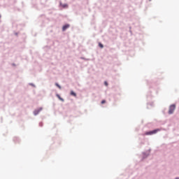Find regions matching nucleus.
Wrapping results in <instances>:
<instances>
[{"instance_id":"f257e3e1","label":"nucleus","mask_w":179,"mask_h":179,"mask_svg":"<svg viewBox=\"0 0 179 179\" xmlns=\"http://www.w3.org/2000/svg\"><path fill=\"white\" fill-rule=\"evenodd\" d=\"M160 131L159 129H155L151 131H148L145 134V135H155V134H157V132Z\"/></svg>"},{"instance_id":"f03ea898","label":"nucleus","mask_w":179,"mask_h":179,"mask_svg":"<svg viewBox=\"0 0 179 179\" xmlns=\"http://www.w3.org/2000/svg\"><path fill=\"white\" fill-rule=\"evenodd\" d=\"M174 110H176V105H171L169 107V114H173L174 113Z\"/></svg>"},{"instance_id":"7ed1b4c3","label":"nucleus","mask_w":179,"mask_h":179,"mask_svg":"<svg viewBox=\"0 0 179 179\" xmlns=\"http://www.w3.org/2000/svg\"><path fill=\"white\" fill-rule=\"evenodd\" d=\"M69 24H66V25L63 26V27H62L63 31H65V30H66V29H69Z\"/></svg>"},{"instance_id":"20e7f679","label":"nucleus","mask_w":179,"mask_h":179,"mask_svg":"<svg viewBox=\"0 0 179 179\" xmlns=\"http://www.w3.org/2000/svg\"><path fill=\"white\" fill-rule=\"evenodd\" d=\"M41 110H43V108H41L40 109L35 110L34 115H37V114H38V113H40V111H41Z\"/></svg>"},{"instance_id":"39448f33","label":"nucleus","mask_w":179,"mask_h":179,"mask_svg":"<svg viewBox=\"0 0 179 179\" xmlns=\"http://www.w3.org/2000/svg\"><path fill=\"white\" fill-rule=\"evenodd\" d=\"M71 95L74 96V97H76V93H75L73 91L71 92Z\"/></svg>"},{"instance_id":"423d86ee","label":"nucleus","mask_w":179,"mask_h":179,"mask_svg":"<svg viewBox=\"0 0 179 179\" xmlns=\"http://www.w3.org/2000/svg\"><path fill=\"white\" fill-rule=\"evenodd\" d=\"M57 96L58 97L59 100H61V101H64V99H62V98L61 97V96H59V94H57Z\"/></svg>"},{"instance_id":"0eeeda50","label":"nucleus","mask_w":179,"mask_h":179,"mask_svg":"<svg viewBox=\"0 0 179 179\" xmlns=\"http://www.w3.org/2000/svg\"><path fill=\"white\" fill-rule=\"evenodd\" d=\"M62 6L63 8H67L68 7V4H63V5H62Z\"/></svg>"},{"instance_id":"6e6552de","label":"nucleus","mask_w":179,"mask_h":179,"mask_svg":"<svg viewBox=\"0 0 179 179\" xmlns=\"http://www.w3.org/2000/svg\"><path fill=\"white\" fill-rule=\"evenodd\" d=\"M99 47H100V48H103L104 46L103 45V44H101V43H99Z\"/></svg>"},{"instance_id":"1a4fd4ad","label":"nucleus","mask_w":179,"mask_h":179,"mask_svg":"<svg viewBox=\"0 0 179 179\" xmlns=\"http://www.w3.org/2000/svg\"><path fill=\"white\" fill-rule=\"evenodd\" d=\"M55 85L59 88V89H62V87L59 86V85L58 83H55Z\"/></svg>"},{"instance_id":"9d476101","label":"nucleus","mask_w":179,"mask_h":179,"mask_svg":"<svg viewBox=\"0 0 179 179\" xmlns=\"http://www.w3.org/2000/svg\"><path fill=\"white\" fill-rule=\"evenodd\" d=\"M104 85H105L106 86H108V83H107V81H105V82H104Z\"/></svg>"},{"instance_id":"9b49d317","label":"nucleus","mask_w":179,"mask_h":179,"mask_svg":"<svg viewBox=\"0 0 179 179\" xmlns=\"http://www.w3.org/2000/svg\"><path fill=\"white\" fill-rule=\"evenodd\" d=\"M106 103V100L101 101V104H104Z\"/></svg>"},{"instance_id":"f8f14e48","label":"nucleus","mask_w":179,"mask_h":179,"mask_svg":"<svg viewBox=\"0 0 179 179\" xmlns=\"http://www.w3.org/2000/svg\"><path fill=\"white\" fill-rule=\"evenodd\" d=\"M0 17H1V15H0Z\"/></svg>"}]
</instances>
